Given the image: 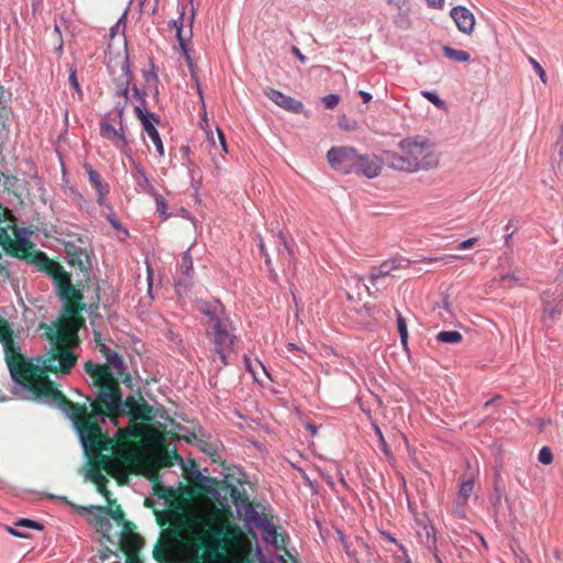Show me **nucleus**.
<instances>
[{"label": "nucleus", "mask_w": 563, "mask_h": 563, "mask_svg": "<svg viewBox=\"0 0 563 563\" xmlns=\"http://www.w3.org/2000/svg\"><path fill=\"white\" fill-rule=\"evenodd\" d=\"M14 383L30 391L31 399L57 405L64 394L45 374L42 363L24 360L14 362L9 368Z\"/></svg>", "instance_id": "obj_4"}, {"label": "nucleus", "mask_w": 563, "mask_h": 563, "mask_svg": "<svg viewBox=\"0 0 563 563\" xmlns=\"http://www.w3.org/2000/svg\"><path fill=\"white\" fill-rule=\"evenodd\" d=\"M122 547L126 550V551H139L143 548L144 545V539L137 534V533H129V534H124L122 536Z\"/></svg>", "instance_id": "obj_30"}, {"label": "nucleus", "mask_w": 563, "mask_h": 563, "mask_svg": "<svg viewBox=\"0 0 563 563\" xmlns=\"http://www.w3.org/2000/svg\"><path fill=\"white\" fill-rule=\"evenodd\" d=\"M88 478L95 484H100V482H107L106 476L102 474V471L98 470V467H93L90 465V468L87 474Z\"/></svg>", "instance_id": "obj_50"}, {"label": "nucleus", "mask_w": 563, "mask_h": 563, "mask_svg": "<svg viewBox=\"0 0 563 563\" xmlns=\"http://www.w3.org/2000/svg\"><path fill=\"white\" fill-rule=\"evenodd\" d=\"M477 242V239L476 238H470L465 241H462L459 245H457V249L459 250H468L471 247H473Z\"/></svg>", "instance_id": "obj_60"}, {"label": "nucleus", "mask_w": 563, "mask_h": 563, "mask_svg": "<svg viewBox=\"0 0 563 563\" xmlns=\"http://www.w3.org/2000/svg\"><path fill=\"white\" fill-rule=\"evenodd\" d=\"M59 409L71 420L81 444L86 452L109 451L113 443L111 439L102 432L97 417L89 411L85 404L74 402L64 396L57 405Z\"/></svg>", "instance_id": "obj_2"}, {"label": "nucleus", "mask_w": 563, "mask_h": 563, "mask_svg": "<svg viewBox=\"0 0 563 563\" xmlns=\"http://www.w3.org/2000/svg\"><path fill=\"white\" fill-rule=\"evenodd\" d=\"M134 113L140 120L143 130L147 133L151 141H162L156 125L159 123V115L155 112L134 107Z\"/></svg>", "instance_id": "obj_16"}, {"label": "nucleus", "mask_w": 563, "mask_h": 563, "mask_svg": "<svg viewBox=\"0 0 563 563\" xmlns=\"http://www.w3.org/2000/svg\"><path fill=\"white\" fill-rule=\"evenodd\" d=\"M462 256L460 255H456V254H445L443 256H440V257H424L422 260V262L424 263H443V264H449V263H452L454 261H457V260H461Z\"/></svg>", "instance_id": "obj_47"}, {"label": "nucleus", "mask_w": 563, "mask_h": 563, "mask_svg": "<svg viewBox=\"0 0 563 563\" xmlns=\"http://www.w3.org/2000/svg\"><path fill=\"white\" fill-rule=\"evenodd\" d=\"M148 62H150V66L151 68L150 69H142V76L144 78V81H145V87H151V85L154 86V89H155V96L157 97L158 96V88H157V82H158V75H157V71H156V65L154 63V59L153 58H148Z\"/></svg>", "instance_id": "obj_29"}, {"label": "nucleus", "mask_w": 563, "mask_h": 563, "mask_svg": "<svg viewBox=\"0 0 563 563\" xmlns=\"http://www.w3.org/2000/svg\"><path fill=\"white\" fill-rule=\"evenodd\" d=\"M153 555H154V559L156 561H158L159 563H164L166 562V556L165 554L158 549V548H155L154 552H153Z\"/></svg>", "instance_id": "obj_64"}, {"label": "nucleus", "mask_w": 563, "mask_h": 563, "mask_svg": "<svg viewBox=\"0 0 563 563\" xmlns=\"http://www.w3.org/2000/svg\"><path fill=\"white\" fill-rule=\"evenodd\" d=\"M57 288L64 300V307L56 323V333L51 336L52 345L63 344L70 349L78 342L77 331L85 324L81 312L86 305L82 302L81 292L71 284L70 279Z\"/></svg>", "instance_id": "obj_3"}, {"label": "nucleus", "mask_w": 563, "mask_h": 563, "mask_svg": "<svg viewBox=\"0 0 563 563\" xmlns=\"http://www.w3.org/2000/svg\"><path fill=\"white\" fill-rule=\"evenodd\" d=\"M421 96L434 104L439 109L445 108V102L440 98L437 91L434 90H423L421 91Z\"/></svg>", "instance_id": "obj_41"}, {"label": "nucleus", "mask_w": 563, "mask_h": 563, "mask_svg": "<svg viewBox=\"0 0 563 563\" xmlns=\"http://www.w3.org/2000/svg\"><path fill=\"white\" fill-rule=\"evenodd\" d=\"M176 37H177V41H178V44H179V47H180V51H181L184 57L191 56L190 52H189L187 40L185 38L184 33H181V29L178 30Z\"/></svg>", "instance_id": "obj_53"}, {"label": "nucleus", "mask_w": 563, "mask_h": 563, "mask_svg": "<svg viewBox=\"0 0 563 563\" xmlns=\"http://www.w3.org/2000/svg\"><path fill=\"white\" fill-rule=\"evenodd\" d=\"M174 460L181 461L180 455L176 451H173L170 454L164 452L158 456V465L162 467L170 466L174 464Z\"/></svg>", "instance_id": "obj_44"}, {"label": "nucleus", "mask_w": 563, "mask_h": 563, "mask_svg": "<svg viewBox=\"0 0 563 563\" xmlns=\"http://www.w3.org/2000/svg\"><path fill=\"white\" fill-rule=\"evenodd\" d=\"M4 350V357L8 365V368L11 367V365L14 362H20L26 360L22 354L20 347L15 344L13 336L7 339L5 341L1 342Z\"/></svg>", "instance_id": "obj_23"}, {"label": "nucleus", "mask_w": 563, "mask_h": 563, "mask_svg": "<svg viewBox=\"0 0 563 563\" xmlns=\"http://www.w3.org/2000/svg\"><path fill=\"white\" fill-rule=\"evenodd\" d=\"M396 261L389 260L382 263L377 268L373 269L369 275V280L375 283L378 278L388 276L393 271L397 269Z\"/></svg>", "instance_id": "obj_28"}, {"label": "nucleus", "mask_w": 563, "mask_h": 563, "mask_svg": "<svg viewBox=\"0 0 563 563\" xmlns=\"http://www.w3.org/2000/svg\"><path fill=\"white\" fill-rule=\"evenodd\" d=\"M125 462H128V457L123 455L114 456L112 463H110L104 471L108 475L115 478L120 485L128 482V474L124 466Z\"/></svg>", "instance_id": "obj_20"}, {"label": "nucleus", "mask_w": 563, "mask_h": 563, "mask_svg": "<svg viewBox=\"0 0 563 563\" xmlns=\"http://www.w3.org/2000/svg\"><path fill=\"white\" fill-rule=\"evenodd\" d=\"M338 125L343 131H354L357 128L356 121L345 114L338 118Z\"/></svg>", "instance_id": "obj_43"}, {"label": "nucleus", "mask_w": 563, "mask_h": 563, "mask_svg": "<svg viewBox=\"0 0 563 563\" xmlns=\"http://www.w3.org/2000/svg\"><path fill=\"white\" fill-rule=\"evenodd\" d=\"M340 95L329 93L321 98L322 104L325 109H334L340 102Z\"/></svg>", "instance_id": "obj_49"}, {"label": "nucleus", "mask_w": 563, "mask_h": 563, "mask_svg": "<svg viewBox=\"0 0 563 563\" xmlns=\"http://www.w3.org/2000/svg\"><path fill=\"white\" fill-rule=\"evenodd\" d=\"M84 169L88 175L90 184L96 188L98 192L97 201L99 205H102L104 197L109 192V187L107 184L102 183L101 176L98 172H96L92 166L88 163L84 165Z\"/></svg>", "instance_id": "obj_21"}, {"label": "nucleus", "mask_w": 563, "mask_h": 563, "mask_svg": "<svg viewBox=\"0 0 563 563\" xmlns=\"http://www.w3.org/2000/svg\"><path fill=\"white\" fill-rule=\"evenodd\" d=\"M376 434H377V435H378V438H379L380 448H382V450H383L384 454H385L389 460H390V459H393V454H391V452H390V450H389V448H388V445H387V443H386V441H385V438H384V435H383V433H382V431H380V429H379L378 427H376Z\"/></svg>", "instance_id": "obj_55"}, {"label": "nucleus", "mask_w": 563, "mask_h": 563, "mask_svg": "<svg viewBox=\"0 0 563 563\" xmlns=\"http://www.w3.org/2000/svg\"><path fill=\"white\" fill-rule=\"evenodd\" d=\"M450 15L456 24L460 32L471 34L475 25L474 14L464 5L453 7Z\"/></svg>", "instance_id": "obj_18"}, {"label": "nucleus", "mask_w": 563, "mask_h": 563, "mask_svg": "<svg viewBox=\"0 0 563 563\" xmlns=\"http://www.w3.org/2000/svg\"><path fill=\"white\" fill-rule=\"evenodd\" d=\"M356 157L354 147L347 145L333 146L327 153L331 168L342 174L354 172Z\"/></svg>", "instance_id": "obj_11"}, {"label": "nucleus", "mask_w": 563, "mask_h": 563, "mask_svg": "<svg viewBox=\"0 0 563 563\" xmlns=\"http://www.w3.org/2000/svg\"><path fill=\"white\" fill-rule=\"evenodd\" d=\"M474 490V476H463L461 478L460 489L457 494V500L460 504H466Z\"/></svg>", "instance_id": "obj_27"}, {"label": "nucleus", "mask_w": 563, "mask_h": 563, "mask_svg": "<svg viewBox=\"0 0 563 563\" xmlns=\"http://www.w3.org/2000/svg\"><path fill=\"white\" fill-rule=\"evenodd\" d=\"M0 173L2 174V176L0 177V188H2L3 191L18 195L20 188V179L11 175L5 176L1 170Z\"/></svg>", "instance_id": "obj_32"}, {"label": "nucleus", "mask_w": 563, "mask_h": 563, "mask_svg": "<svg viewBox=\"0 0 563 563\" xmlns=\"http://www.w3.org/2000/svg\"><path fill=\"white\" fill-rule=\"evenodd\" d=\"M93 340L96 343V346L98 347L99 352L103 356H108V353L110 350L107 347L106 343L102 341L101 333L97 330H93Z\"/></svg>", "instance_id": "obj_51"}, {"label": "nucleus", "mask_w": 563, "mask_h": 563, "mask_svg": "<svg viewBox=\"0 0 563 563\" xmlns=\"http://www.w3.org/2000/svg\"><path fill=\"white\" fill-rule=\"evenodd\" d=\"M120 70L121 76H117L112 64H107V71L110 76L111 82L114 85L112 92L114 102L111 109L113 113V120L121 121L129 103L130 90H132V86L135 79L131 67L126 41L124 42V56L120 64Z\"/></svg>", "instance_id": "obj_7"}, {"label": "nucleus", "mask_w": 563, "mask_h": 563, "mask_svg": "<svg viewBox=\"0 0 563 563\" xmlns=\"http://www.w3.org/2000/svg\"><path fill=\"white\" fill-rule=\"evenodd\" d=\"M530 60V64L531 66L533 67V69L536 70V73L538 74L539 78L545 82L547 80V74H545V70L543 69V67L540 65V63H538L534 58L530 57L529 58Z\"/></svg>", "instance_id": "obj_56"}, {"label": "nucleus", "mask_w": 563, "mask_h": 563, "mask_svg": "<svg viewBox=\"0 0 563 563\" xmlns=\"http://www.w3.org/2000/svg\"><path fill=\"white\" fill-rule=\"evenodd\" d=\"M291 53L298 58V60L302 64H305L308 58L306 55L301 53V51L297 46L291 47Z\"/></svg>", "instance_id": "obj_62"}, {"label": "nucleus", "mask_w": 563, "mask_h": 563, "mask_svg": "<svg viewBox=\"0 0 563 563\" xmlns=\"http://www.w3.org/2000/svg\"><path fill=\"white\" fill-rule=\"evenodd\" d=\"M153 488H154V494L158 498H167V497H170L174 495L173 489L162 485L161 482L158 481L157 476L154 479Z\"/></svg>", "instance_id": "obj_42"}, {"label": "nucleus", "mask_w": 563, "mask_h": 563, "mask_svg": "<svg viewBox=\"0 0 563 563\" xmlns=\"http://www.w3.org/2000/svg\"><path fill=\"white\" fill-rule=\"evenodd\" d=\"M252 520L273 539L275 544H278L279 537L282 542H284V537L278 534L273 517L262 512L261 515L252 516Z\"/></svg>", "instance_id": "obj_22"}, {"label": "nucleus", "mask_w": 563, "mask_h": 563, "mask_svg": "<svg viewBox=\"0 0 563 563\" xmlns=\"http://www.w3.org/2000/svg\"><path fill=\"white\" fill-rule=\"evenodd\" d=\"M384 162V158H379L374 154L357 155L353 173L366 178H375L380 174Z\"/></svg>", "instance_id": "obj_14"}, {"label": "nucleus", "mask_w": 563, "mask_h": 563, "mask_svg": "<svg viewBox=\"0 0 563 563\" xmlns=\"http://www.w3.org/2000/svg\"><path fill=\"white\" fill-rule=\"evenodd\" d=\"M538 461L543 465H550L553 462V453L549 446H543L539 451Z\"/></svg>", "instance_id": "obj_48"}, {"label": "nucleus", "mask_w": 563, "mask_h": 563, "mask_svg": "<svg viewBox=\"0 0 563 563\" xmlns=\"http://www.w3.org/2000/svg\"><path fill=\"white\" fill-rule=\"evenodd\" d=\"M42 363L45 374H60L66 375L70 373L71 368L77 362V356L66 345H52L49 351L35 358Z\"/></svg>", "instance_id": "obj_10"}, {"label": "nucleus", "mask_w": 563, "mask_h": 563, "mask_svg": "<svg viewBox=\"0 0 563 563\" xmlns=\"http://www.w3.org/2000/svg\"><path fill=\"white\" fill-rule=\"evenodd\" d=\"M210 317L209 324L207 327V336L210 339L213 345V352L219 356L222 366H227L228 355L233 351L234 336L230 333V324L227 319H222L218 316L207 312Z\"/></svg>", "instance_id": "obj_9"}, {"label": "nucleus", "mask_w": 563, "mask_h": 563, "mask_svg": "<svg viewBox=\"0 0 563 563\" xmlns=\"http://www.w3.org/2000/svg\"><path fill=\"white\" fill-rule=\"evenodd\" d=\"M258 249H260V252L261 254L265 257V264L266 266H271L272 264V258L267 252V249L263 242V240H260V243H258Z\"/></svg>", "instance_id": "obj_59"}, {"label": "nucleus", "mask_w": 563, "mask_h": 563, "mask_svg": "<svg viewBox=\"0 0 563 563\" xmlns=\"http://www.w3.org/2000/svg\"><path fill=\"white\" fill-rule=\"evenodd\" d=\"M543 303L542 321L544 323H553L562 313L563 308V292L558 291H543L541 294Z\"/></svg>", "instance_id": "obj_12"}, {"label": "nucleus", "mask_w": 563, "mask_h": 563, "mask_svg": "<svg viewBox=\"0 0 563 563\" xmlns=\"http://www.w3.org/2000/svg\"><path fill=\"white\" fill-rule=\"evenodd\" d=\"M153 419H154L153 407L141 397L140 402L136 407V410L134 411V413L131 417V420H134V421L140 420V421H144V422H150Z\"/></svg>", "instance_id": "obj_26"}, {"label": "nucleus", "mask_w": 563, "mask_h": 563, "mask_svg": "<svg viewBox=\"0 0 563 563\" xmlns=\"http://www.w3.org/2000/svg\"><path fill=\"white\" fill-rule=\"evenodd\" d=\"M68 81H69L71 89L78 96V98L82 99L84 92H82L81 86H80L78 77H77L76 63L68 65Z\"/></svg>", "instance_id": "obj_33"}, {"label": "nucleus", "mask_w": 563, "mask_h": 563, "mask_svg": "<svg viewBox=\"0 0 563 563\" xmlns=\"http://www.w3.org/2000/svg\"><path fill=\"white\" fill-rule=\"evenodd\" d=\"M81 510L86 511L87 514H95V512H101L106 514L107 516H110L113 520H115L118 523H123L124 529L129 530L131 528H135V526L130 521H124V512L120 505H110L108 504L107 507L103 506H88V507H81Z\"/></svg>", "instance_id": "obj_19"}, {"label": "nucleus", "mask_w": 563, "mask_h": 563, "mask_svg": "<svg viewBox=\"0 0 563 563\" xmlns=\"http://www.w3.org/2000/svg\"><path fill=\"white\" fill-rule=\"evenodd\" d=\"M179 271L184 275L185 280L184 282L179 280L178 283H176V287H180V286L187 287L188 283H190L194 277V263H192V258L189 254V251L184 253V255L181 257V262L179 264Z\"/></svg>", "instance_id": "obj_24"}, {"label": "nucleus", "mask_w": 563, "mask_h": 563, "mask_svg": "<svg viewBox=\"0 0 563 563\" xmlns=\"http://www.w3.org/2000/svg\"><path fill=\"white\" fill-rule=\"evenodd\" d=\"M189 73L194 74L198 71V67L191 56L185 57Z\"/></svg>", "instance_id": "obj_63"}, {"label": "nucleus", "mask_w": 563, "mask_h": 563, "mask_svg": "<svg viewBox=\"0 0 563 563\" xmlns=\"http://www.w3.org/2000/svg\"><path fill=\"white\" fill-rule=\"evenodd\" d=\"M230 495L236 505L244 507L247 511L250 508H253V504L250 501L245 492L232 488Z\"/></svg>", "instance_id": "obj_38"}, {"label": "nucleus", "mask_w": 563, "mask_h": 563, "mask_svg": "<svg viewBox=\"0 0 563 563\" xmlns=\"http://www.w3.org/2000/svg\"><path fill=\"white\" fill-rule=\"evenodd\" d=\"M442 52H443V55L448 59L456 62V63H466L471 59V55L468 52L462 51V49H456L449 45H443Z\"/></svg>", "instance_id": "obj_31"}, {"label": "nucleus", "mask_w": 563, "mask_h": 563, "mask_svg": "<svg viewBox=\"0 0 563 563\" xmlns=\"http://www.w3.org/2000/svg\"><path fill=\"white\" fill-rule=\"evenodd\" d=\"M201 129H202V130H203V132H205L206 141H208V142L214 141V139H213V133H212V131L209 129V122H208V120H207L206 115H205V117H203V119H202Z\"/></svg>", "instance_id": "obj_58"}, {"label": "nucleus", "mask_w": 563, "mask_h": 563, "mask_svg": "<svg viewBox=\"0 0 563 563\" xmlns=\"http://www.w3.org/2000/svg\"><path fill=\"white\" fill-rule=\"evenodd\" d=\"M107 482H100V484H97V490L107 499L108 504L114 505L115 499H111V492L107 487Z\"/></svg>", "instance_id": "obj_52"}, {"label": "nucleus", "mask_w": 563, "mask_h": 563, "mask_svg": "<svg viewBox=\"0 0 563 563\" xmlns=\"http://www.w3.org/2000/svg\"><path fill=\"white\" fill-rule=\"evenodd\" d=\"M11 336H13V331L9 322L5 320L0 324V342H3Z\"/></svg>", "instance_id": "obj_54"}, {"label": "nucleus", "mask_w": 563, "mask_h": 563, "mask_svg": "<svg viewBox=\"0 0 563 563\" xmlns=\"http://www.w3.org/2000/svg\"><path fill=\"white\" fill-rule=\"evenodd\" d=\"M65 249L69 258V265L73 268L80 269L86 277L92 266L90 253L86 249H82L81 246H78L74 243H67Z\"/></svg>", "instance_id": "obj_13"}, {"label": "nucleus", "mask_w": 563, "mask_h": 563, "mask_svg": "<svg viewBox=\"0 0 563 563\" xmlns=\"http://www.w3.org/2000/svg\"><path fill=\"white\" fill-rule=\"evenodd\" d=\"M242 537L241 529L224 519L220 525H212L205 530L201 536L203 545L206 547V555L210 559L219 556V549L224 545L238 542Z\"/></svg>", "instance_id": "obj_8"}, {"label": "nucleus", "mask_w": 563, "mask_h": 563, "mask_svg": "<svg viewBox=\"0 0 563 563\" xmlns=\"http://www.w3.org/2000/svg\"><path fill=\"white\" fill-rule=\"evenodd\" d=\"M463 336L459 331H441L437 334V340L442 343L456 344Z\"/></svg>", "instance_id": "obj_37"}, {"label": "nucleus", "mask_w": 563, "mask_h": 563, "mask_svg": "<svg viewBox=\"0 0 563 563\" xmlns=\"http://www.w3.org/2000/svg\"><path fill=\"white\" fill-rule=\"evenodd\" d=\"M244 363H245L246 369L253 375L254 379L260 382V379L257 377L256 368L253 366L251 360L247 356H244Z\"/></svg>", "instance_id": "obj_61"}, {"label": "nucleus", "mask_w": 563, "mask_h": 563, "mask_svg": "<svg viewBox=\"0 0 563 563\" xmlns=\"http://www.w3.org/2000/svg\"><path fill=\"white\" fill-rule=\"evenodd\" d=\"M117 120H113L112 110L107 112L100 121V135L103 139L112 141H126L124 130L122 126V120L119 121V129L114 126Z\"/></svg>", "instance_id": "obj_17"}, {"label": "nucleus", "mask_w": 563, "mask_h": 563, "mask_svg": "<svg viewBox=\"0 0 563 563\" xmlns=\"http://www.w3.org/2000/svg\"><path fill=\"white\" fill-rule=\"evenodd\" d=\"M177 10H178V14H179L178 18L169 21L168 26L170 29H175L176 33L178 32V30L181 29V33H184V20H185V13H186V5L184 3L179 2L177 5Z\"/></svg>", "instance_id": "obj_39"}, {"label": "nucleus", "mask_w": 563, "mask_h": 563, "mask_svg": "<svg viewBox=\"0 0 563 563\" xmlns=\"http://www.w3.org/2000/svg\"><path fill=\"white\" fill-rule=\"evenodd\" d=\"M265 96L278 107L290 113L300 114L305 111V106L300 100L287 96L277 89L267 88L265 90Z\"/></svg>", "instance_id": "obj_15"}, {"label": "nucleus", "mask_w": 563, "mask_h": 563, "mask_svg": "<svg viewBox=\"0 0 563 563\" xmlns=\"http://www.w3.org/2000/svg\"><path fill=\"white\" fill-rule=\"evenodd\" d=\"M397 329L401 339V343L406 345L408 340V330L406 320L400 312H397Z\"/></svg>", "instance_id": "obj_46"}, {"label": "nucleus", "mask_w": 563, "mask_h": 563, "mask_svg": "<svg viewBox=\"0 0 563 563\" xmlns=\"http://www.w3.org/2000/svg\"><path fill=\"white\" fill-rule=\"evenodd\" d=\"M1 247L7 254L33 264L40 271L47 273L55 279L57 286L70 279V275L58 263L51 260L44 252L35 250L34 244L27 239L19 238L16 228Z\"/></svg>", "instance_id": "obj_6"}, {"label": "nucleus", "mask_w": 563, "mask_h": 563, "mask_svg": "<svg viewBox=\"0 0 563 563\" xmlns=\"http://www.w3.org/2000/svg\"><path fill=\"white\" fill-rule=\"evenodd\" d=\"M419 538L421 542L430 550L435 548L437 538L435 530L432 526H424L423 531L419 532Z\"/></svg>", "instance_id": "obj_35"}, {"label": "nucleus", "mask_w": 563, "mask_h": 563, "mask_svg": "<svg viewBox=\"0 0 563 563\" xmlns=\"http://www.w3.org/2000/svg\"><path fill=\"white\" fill-rule=\"evenodd\" d=\"M139 400L135 399L134 396H128L124 400L122 399V408L124 409V416H129L130 418L136 410L139 405Z\"/></svg>", "instance_id": "obj_45"}, {"label": "nucleus", "mask_w": 563, "mask_h": 563, "mask_svg": "<svg viewBox=\"0 0 563 563\" xmlns=\"http://www.w3.org/2000/svg\"><path fill=\"white\" fill-rule=\"evenodd\" d=\"M89 454H95V457L91 459L90 465L93 467H98L100 471H106L107 466L112 463L114 456L103 454L102 451L99 452H88Z\"/></svg>", "instance_id": "obj_34"}, {"label": "nucleus", "mask_w": 563, "mask_h": 563, "mask_svg": "<svg viewBox=\"0 0 563 563\" xmlns=\"http://www.w3.org/2000/svg\"><path fill=\"white\" fill-rule=\"evenodd\" d=\"M16 526L32 528V529H36V530H41L43 528L40 522L31 520V519H21L20 521H18Z\"/></svg>", "instance_id": "obj_57"}, {"label": "nucleus", "mask_w": 563, "mask_h": 563, "mask_svg": "<svg viewBox=\"0 0 563 563\" xmlns=\"http://www.w3.org/2000/svg\"><path fill=\"white\" fill-rule=\"evenodd\" d=\"M384 161L393 169L415 173L437 167L440 156L433 143H398L395 150L385 152Z\"/></svg>", "instance_id": "obj_5"}, {"label": "nucleus", "mask_w": 563, "mask_h": 563, "mask_svg": "<svg viewBox=\"0 0 563 563\" xmlns=\"http://www.w3.org/2000/svg\"><path fill=\"white\" fill-rule=\"evenodd\" d=\"M132 96L133 98L136 100L137 104H135V107H141L142 109H147V91H146V87L143 86V87H140L135 81L133 82V86H132Z\"/></svg>", "instance_id": "obj_36"}, {"label": "nucleus", "mask_w": 563, "mask_h": 563, "mask_svg": "<svg viewBox=\"0 0 563 563\" xmlns=\"http://www.w3.org/2000/svg\"><path fill=\"white\" fill-rule=\"evenodd\" d=\"M92 516L91 522L96 530L102 534L103 538L110 540V531H111V522L107 518L106 514L95 512L90 514Z\"/></svg>", "instance_id": "obj_25"}, {"label": "nucleus", "mask_w": 563, "mask_h": 563, "mask_svg": "<svg viewBox=\"0 0 563 563\" xmlns=\"http://www.w3.org/2000/svg\"><path fill=\"white\" fill-rule=\"evenodd\" d=\"M107 360V363L104 365L108 366V368L112 372V369H115L120 372V369L123 366L122 357L115 353V352H109L108 356H104Z\"/></svg>", "instance_id": "obj_40"}, {"label": "nucleus", "mask_w": 563, "mask_h": 563, "mask_svg": "<svg viewBox=\"0 0 563 563\" xmlns=\"http://www.w3.org/2000/svg\"><path fill=\"white\" fill-rule=\"evenodd\" d=\"M84 369L97 387L96 398L90 400L91 411L117 423V420L124 416L122 391L118 378L107 365H99L92 361H86Z\"/></svg>", "instance_id": "obj_1"}]
</instances>
